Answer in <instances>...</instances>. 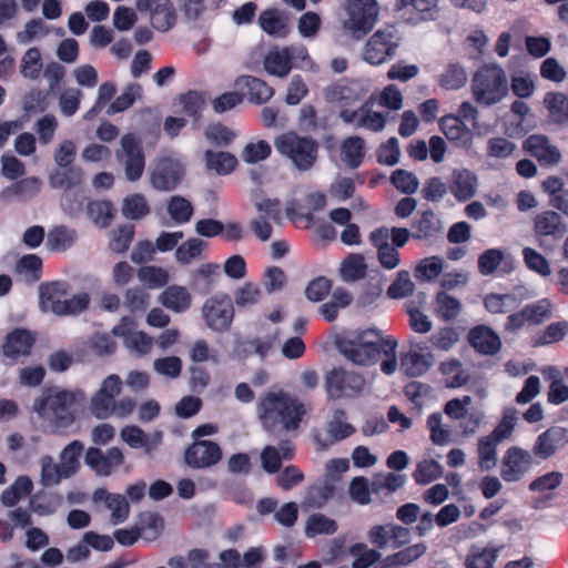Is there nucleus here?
<instances>
[{
  "mask_svg": "<svg viewBox=\"0 0 568 568\" xmlns=\"http://www.w3.org/2000/svg\"><path fill=\"white\" fill-rule=\"evenodd\" d=\"M305 412L303 403L282 389H270L257 400L258 418L268 430L277 427L284 430L296 429Z\"/></svg>",
  "mask_w": 568,
  "mask_h": 568,
  "instance_id": "nucleus-1",
  "label": "nucleus"
},
{
  "mask_svg": "<svg viewBox=\"0 0 568 568\" xmlns=\"http://www.w3.org/2000/svg\"><path fill=\"white\" fill-rule=\"evenodd\" d=\"M123 390V381L118 374H109L99 384L89 399V412L97 419L129 418L136 408L132 397L118 398Z\"/></svg>",
  "mask_w": 568,
  "mask_h": 568,
  "instance_id": "nucleus-2",
  "label": "nucleus"
},
{
  "mask_svg": "<svg viewBox=\"0 0 568 568\" xmlns=\"http://www.w3.org/2000/svg\"><path fill=\"white\" fill-rule=\"evenodd\" d=\"M85 393L81 388H45L33 402V410L54 427H67L74 422L71 408L84 404Z\"/></svg>",
  "mask_w": 568,
  "mask_h": 568,
  "instance_id": "nucleus-3",
  "label": "nucleus"
},
{
  "mask_svg": "<svg viewBox=\"0 0 568 568\" xmlns=\"http://www.w3.org/2000/svg\"><path fill=\"white\" fill-rule=\"evenodd\" d=\"M84 446L80 440L68 444L59 454L55 463L51 455L40 458V484L44 487L58 486L62 480L74 476L80 469V457Z\"/></svg>",
  "mask_w": 568,
  "mask_h": 568,
  "instance_id": "nucleus-4",
  "label": "nucleus"
},
{
  "mask_svg": "<svg viewBox=\"0 0 568 568\" xmlns=\"http://www.w3.org/2000/svg\"><path fill=\"white\" fill-rule=\"evenodd\" d=\"M274 148L296 170L306 172L315 165L320 146L317 141L311 136L300 135L295 131H287L274 139Z\"/></svg>",
  "mask_w": 568,
  "mask_h": 568,
  "instance_id": "nucleus-5",
  "label": "nucleus"
},
{
  "mask_svg": "<svg viewBox=\"0 0 568 568\" xmlns=\"http://www.w3.org/2000/svg\"><path fill=\"white\" fill-rule=\"evenodd\" d=\"M509 92L505 70L498 64H486L478 69L471 80L474 100L484 106L501 102Z\"/></svg>",
  "mask_w": 568,
  "mask_h": 568,
  "instance_id": "nucleus-6",
  "label": "nucleus"
},
{
  "mask_svg": "<svg viewBox=\"0 0 568 568\" xmlns=\"http://www.w3.org/2000/svg\"><path fill=\"white\" fill-rule=\"evenodd\" d=\"M382 341L383 336L378 329H369L339 341L337 347L347 361L368 366L377 361Z\"/></svg>",
  "mask_w": 568,
  "mask_h": 568,
  "instance_id": "nucleus-7",
  "label": "nucleus"
},
{
  "mask_svg": "<svg viewBox=\"0 0 568 568\" xmlns=\"http://www.w3.org/2000/svg\"><path fill=\"white\" fill-rule=\"evenodd\" d=\"M347 18L343 30L355 40L362 39L375 27L379 16L377 0H347L345 6Z\"/></svg>",
  "mask_w": 568,
  "mask_h": 568,
  "instance_id": "nucleus-8",
  "label": "nucleus"
},
{
  "mask_svg": "<svg viewBox=\"0 0 568 568\" xmlns=\"http://www.w3.org/2000/svg\"><path fill=\"white\" fill-rule=\"evenodd\" d=\"M184 178V164L175 156L159 154L149 166L150 185L160 192L175 190Z\"/></svg>",
  "mask_w": 568,
  "mask_h": 568,
  "instance_id": "nucleus-9",
  "label": "nucleus"
},
{
  "mask_svg": "<svg viewBox=\"0 0 568 568\" xmlns=\"http://www.w3.org/2000/svg\"><path fill=\"white\" fill-rule=\"evenodd\" d=\"M399 44L394 26H385L375 31L363 48L362 58L367 63L378 65L393 58Z\"/></svg>",
  "mask_w": 568,
  "mask_h": 568,
  "instance_id": "nucleus-10",
  "label": "nucleus"
},
{
  "mask_svg": "<svg viewBox=\"0 0 568 568\" xmlns=\"http://www.w3.org/2000/svg\"><path fill=\"white\" fill-rule=\"evenodd\" d=\"M115 158L123 168L128 181L136 182L142 178L145 169V155L141 142L132 133L121 136L120 145L115 150Z\"/></svg>",
  "mask_w": 568,
  "mask_h": 568,
  "instance_id": "nucleus-11",
  "label": "nucleus"
},
{
  "mask_svg": "<svg viewBox=\"0 0 568 568\" xmlns=\"http://www.w3.org/2000/svg\"><path fill=\"white\" fill-rule=\"evenodd\" d=\"M206 326L214 332L229 329L234 317V306L226 295L219 294L206 298L201 307Z\"/></svg>",
  "mask_w": 568,
  "mask_h": 568,
  "instance_id": "nucleus-12",
  "label": "nucleus"
},
{
  "mask_svg": "<svg viewBox=\"0 0 568 568\" xmlns=\"http://www.w3.org/2000/svg\"><path fill=\"white\" fill-rule=\"evenodd\" d=\"M532 465L534 456L530 452L510 446L501 458L500 477L506 483H518L529 474Z\"/></svg>",
  "mask_w": 568,
  "mask_h": 568,
  "instance_id": "nucleus-13",
  "label": "nucleus"
},
{
  "mask_svg": "<svg viewBox=\"0 0 568 568\" xmlns=\"http://www.w3.org/2000/svg\"><path fill=\"white\" fill-rule=\"evenodd\" d=\"M371 90L368 80L341 81L324 90V98L329 103L337 104L342 110L362 100Z\"/></svg>",
  "mask_w": 568,
  "mask_h": 568,
  "instance_id": "nucleus-14",
  "label": "nucleus"
},
{
  "mask_svg": "<svg viewBox=\"0 0 568 568\" xmlns=\"http://www.w3.org/2000/svg\"><path fill=\"white\" fill-rule=\"evenodd\" d=\"M325 386L331 398L352 397L363 392L365 379L354 372L334 368L326 375Z\"/></svg>",
  "mask_w": 568,
  "mask_h": 568,
  "instance_id": "nucleus-15",
  "label": "nucleus"
},
{
  "mask_svg": "<svg viewBox=\"0 0 568 568\" xmlns=\"http://www.w3.org/2000/svg\"><path fill=\"white\" fill-rule=\"evenodd\" d=\"M376 97L372 94L357 110L348 109L339 111V118L347 124L364 128L373 132H381L386 126V115L373 109Z\"/></svg>",
  "mask_w": 568,
  "mask_h": 568,
  "instance_id": "nucleus-16",
  "label": "nucleus"
},
{
  "mask_svg": "<svg viewBox=\"0 0 568 568\" xmlns=\"http://www.w3.org/2000/svg\"><path fill=\"white\" fill-rule=\"evenodd\" d=\"M135 8L148 14L151 26L158 31L165 32L175 24L176 13L170 0H135Z\"/></svg>",
  "mask_w": 568,
  "mask_h": 568,
  "instance_id": "nucleus-17",
  "label": "nucleus"
},
{
  "mask_svg": "<svg viewBox=\"0 0 568 568\" xmlns=\"http://www.w3.org/2000/svg\"><path fill=\"white\" fill-rule=\"evenodd\" d=\"M84 462L98 476L108 477L123 464L124 456L118 447H112L106 452L90 447L85 453Z\"/></svg>",
  "mask_w": 568,
  "mask_h": 568,
  "instance_id": "nucleus-18",
  "label": "nucleus"
},
{
  "mask_svg": "<svg viewBox=\"0 0 568 568\" xmlns=\"http://www.w3.org/2000/svg\"><path fill=\"white\" fill-rule=\"evenodd\" d=\"M568 444V429L554 426L541 433L535 440L531 454L535 458L547 460Z\"/></svg>",
  "mask_w": 568,
  "mask_h": 568,
  "instance_id": "nucleus-19",
  "label": "nucleus"
},
{
  "mask_svg": "<svg viewBox=\"0 0 568 568\" xmlns=\"http://www.w3.org/2000/svg\"><path fill=\"white\" fill-rule=\"evenodd\" d=\"M184 459L192 468H209L222 459V449L212 440L194 442L185 450Z\"/></svg>",
  "mask_w": 568,
  "mask_h": 568,
  "instance_id": "nucleus-20",
  "label": "nucleus"
},
{
  "mask_svg": "<svg viewBox=\"0 0 568 568\" xmlns=\"http://www.w3.org/2000/svg\"><path fill=\"white\" fill-rule=\"evenodd\" d=\"M524 150L538 160L541 165L555 166L561 162V152L546 135L532 134L523 144Z\"/></svg>",
  "mask_w": 568,
  "mask_h": 568,
  "instance_id": "nucleus-21",
  "label": "nucleus"
},
{
  "mask_svg": "<svg viewBox=\"0 0 568 568\" xmlns=\"http://www.w3.org/2000/svg\"><path fill=\"white\" fill-rule=\"evenodd\" d=\"M478 186L477 175L466 168H455L448 178V190L459 202L475 196Z\"/></svg>",
  "mask_w": 568,
  "mask_h": 568,
  "instance_id": "nucleus-22",
  "label": "nucleus"
},
{
  "mask_svg": "<svg viewBox=\"0 0 568 568\" xmlns=\"http://www.w3.org/2000/svg\"><path fill=\"white\" fill-rule=\"evenodd\" d=\"M69 293L65 282H52L40 286L39 304L42 311L62 316L63 302Z\"/></svg>",
  "mask_w": 568,
  "mask_h": 568,
  "instance_id": "nucleus-23",
  "label": "nucleus"
},
{
  "mask_svg": "<svg viewBox=\"0 0 568 568\" xmlns=\"http://www.w3.org/2000/svg\"><path fill=\"white\" fill-rule=\"evenodd\" d=\"M158 302L166 310L182 314L191 308L193 296L186 286L172 284L158 295Z\"/></svg>",
  "mask_w": 568,
  "mask_h": 568,
  "instance_id": "nucleus-24",
  "label": "nucleus"
},
{
  "mask_svg": "<svg viewBox=\"0 0 568 568\" xmlns=\"http://www.w3.org/2000/svg\"><path fill=\"white\" fill-rule=\"evenodd\" d=\"M423 351V347L415 345L402 355L400 368L406 375L412 377L422 376L434 365V355L430 352Z\"/></svg>",
  "mask_w": 568,
  "mask_h": 568,
  "instance_id": "nucleus-25",
  "label": "nucleus"
},
{
  "mask_svg": "<svg viewBox=\"0 0 568 568\" xmlns=\"http://www.w3.org/2000/svg\"><path fill=\"white\" fill-rule=\"evenodd\" d=\"M419 16L420 20H434L438 14V0H396L394 12L405 21L412 23L410 9Z\"/></svg>",
  "mask_w": 568,
  "mask_h": 568,
  "instance_id": "nucleus-26",
  "label": "nucleus"
},
{
  "mask_svg": "<svg viewBox=\"0 0 568 568\" xmlns=\"http://www.w3.org/2000/svg\"><path fill=\"white\" fill-rule=\"evenodd\" d=\"M355 433L354 426L345 420L344 410H335L332 419L327 423V436L322 438L321 435L315 436L318 449H326L333 443L349 437Z\"/></svg>",
  "mask_w": 568,
  "mask_h": 568,
  "instance_id": "nucleus-27",
  "label": "nucleus"
},
{
  "mask_svg": "<svg viewBox=\"0 0 568 568\" xmlns=\"http://www.w3.org/2000/svg\"><path fill=\"white\" fill-rule=\"evenodd\" d=\"M534 231L537 237L560 239L567 232V225L558 212L545 211L535 216Z\"/></svg>",
  "mask_w": 568,
  "mask_h": 568,
  "instance_id": "nucleus-28",
  "label": "nucleus"
},
{
  "mask_svg": "<svg viewBox=\"0 0 568 568\" xmlns=\"http://www.w3.org/2000/svg\"><path fill=\"white\" fill-rule=\"evenodd\" d=\"M34 344L32 334L22 328L10 332L2 345L3 355L10 359H18L20 356H28Z\"/></svg>",
  "mask_w": 568,
  "mask_h": 568,
  "instance_id": "nucleus-29",
  "label": "nucleus"
},
{
  "mask_svg": "<svg viewBox=\"0 0 568 568\" xmlns=\"http://www.w3.org/2000/svg\"><path fill=\"white\" fill-rule=\"evenodd\" d=\"M260 27L274 38H284L290 31V16L280 9L271 8L258 16Z\"/></svg>",
  "mask_w": 568,
  "mask_h": 568,
  "instance_id": "nucleus-30",
  "label": "nucleus"
},
{
  "mask_svg": "<svg viewBox=\"0 0 568 568\" xmlns=\"http://www.w3.org/2000/svg\"><path fill=\"white\" fill-rule=\"evenodd\" d=\"M235 87L240 90H246L248 101L255 104H262L271 100L274 95V89L265 81L252 77L242 75L235 80Z\"/></svg>",
  "mask_w": 568,
  "mask_h": 568,
  "instance_id": "nucleus-31",
  "label": "nucleus"
},
{
  "mask_svg": "<svg viewBox=\"0 0 568 568\" xmlns=\"http://www.w3.org/2000/svg\"><path fill=\"white\" fill-rule=\"evenodd\" d=\"M504 547L487 545L470 547L466 558V568H495L499 554Z\"/></svg>",
  "mask_w": 568,
  "mask_h": 568,
  "instance_id": "nucleus-32",
  "label": "nucleus"
},
{
  "mask_svg": "<svg viewBox=\"0 0 568 568\" xmlns=\"http://www.w3.org/2000/svg\"><path fill=\"white\" fill-rule=\"evenodd\" d=\"M263 67L270 75L283 79L290 74L293 64L286 48L275 47L265 54Z\"/></svg>",
  "mask_w": 568,
  "mask_h": 568,
  "instance_id": "nucleus-33",
  "label": "nucleus"
},
{
  "mask_svg": "<svg viewBox=\"0 0 568 568\" xmlns=\"http://www.w3.org/2000/svg\"><path fill=\"white\" fill-rule=\"evenodd\" d=\"M470 345L479 353L493 355L496 354L501 346L499 336L487 326H477L469 333Z\"/></svg>",
  "mask_w": 568,
  "mask_h": 568,
  "instance_id": "nucleus-34",
  "label": "nucleus"
},
{
  "mask_svg": "<svg viewBox=\"0 0 568 568\" xmlns=\"http://www.w3.org/2000/svg\"><path fill=\"white\" fill-rule=\"evenodd\" d=\"M439 126L444 135L456 142L463 148H468L471 144V133L465 123L454 115L443 116L439 121Z\"/></svg>",
  "mask_w": 568,
  "mask_h": 568,
  "instance_id": "nucleus-35",
  "label": "nucleus"
},
{
  "mask_svg": "<svg viewBox=\"0 0 568 568\" xmlns=\"http://www.w3.org/2000/svg\"><path fill=\"white\" fill-rule=\"evenodd\" d=\"M564 481V474L559 470L545 473L529 483L530 493L537 494L545 500L554 498L556 490Z\"/></svg>",
  "mask_w": 568,
  "mask_h": 568,
  "instance_id": "nucleus-36",
  "label": "nucleus"
},
{
  "mask_svg": "<svg viewBox=\"0 0 568 568\" xmlns=\"http://www.w3.org/2000/svg\"><path fill=\"white\" fill-rule=\"evenodd\" d=\"M219 274V264L203 263L190 272L189 282L194 291L207 293L216 282Z\"/></svg>",
  "mask_w": 568,
  "mask_h": 568,
  "instance_id": "nucleus-37",
  "label": "nucleus"
},
{
  "mask_svg": "<svg viewBox=\"0 0 568 568\" xmlns=\"http://www.w3.org/2000/svg\"><path fill=\"white\" fill-rule=\"evenodd\" d=\"M341 160L349 169H356L365 156V142L359 136L344 139L339 148Z\"/></svg>",
  "mask_w": 568,
  "mask_h": 568,
  "instance_id": "nucleus-38",
  "label": "nucleus"
},
{
  "mask_svg": "<svg viewBox=\"0 0 568 568\" xmlns=\"http://www.w3.org/2000/svg\"><path fill=\"white\" fill-rule=\"evenodd\" d=\"M368 265L363 254L351 253L339 265V276L345 282H356L366 276Z\"/></svg>",
  "mask_w": 568,
  "mask_h": 568,
  "instance_id": "nucleus-39",
  "label": "nucleus"
},
{
  "mask_svg": "<svg viewBox=\"0 0 568 568\" xmlns=\"http://www.w3.org/2000/svg\"><path fill=\"white\" fill-rule=\"evenodd\" d=\"M293 456V448L290 443L285 442L278 448L266 446L261 453V463L265 471L276 473L283 460H288Z\"/></svg>",
  "mask_w": 568,
  "mask_h": 568,
  "instance_id": "nucleus-40",
  "label": "nucleus"
},
{
  "mask_svg": "<svg viewBox=\"0 0 568 568\" xmlns=\"http://www.w3.org/2000/svg\"><path fill=\"white\" fill-rule=\"evenodd\" d=\"M548 118L556 124L568 122V95L562 92H548L544 98Z\"/></svg>",
  "mask_w": 568,
  "mask_h": 568,
  "instance_id": "nucleus-41",
  "label": "nucleus"
},
{
  "mask_svg": "<svg viewBox=\"0 0 568 568\" xmlns=\"http://www.w3.org/2000/svg\"><path fill=\"white\" fill-rule=\"evenodd\" d=\"M463 310L462 302L445 293L439 292L435 297L434 313L444 322H452L457 318Z\"/></svg>",
  "mask_w": 568,
  "mask_h": 568,
  "instance_id": "nucleus-42",
  "label": "nucleus"
},
{
  "mask_svg": "<svg viewBox=\"0 0 568 568\" xmlns=\"http://www.w3.org/2000/svg\"><path fill=\"white\" fill-rule=\"evenodd\" d=\"M500 443L489 435L481 436L477 442L478 466L481 470H490L496 467L497 447Z\"/></svg>",
  "mask_w": 568,
  "mask_h": 568,
  "instance_id": "nucleus-43",
  "label": "nucleus"
},
{
  "mask_svg": "<svg viewBox=\"0 0 568 568\" xmlns=\"http://www.w3.org/2000/svg\"><path fill=\"white\" fill-rule=\"evenodd\" d=\"M20 74L22 78L36 81L43 71V59L38 48H29L20 60Z\"/></svg>",
  "mask_w": 568,
  "mask_h": 568,
  "instance_id": "nucleus-44",
  "label": "nucleus"
},
{
  "mask_svg": "<svg viewBox=\"0 0 568 568\" xmlns=\"http://www.w3.org/2000/svg\"><path fill=\"white\" fill-rule=\"evenodd\" d=\"M204 158L206 169L219 175L230 174L237 165L236 158L229 152L206 151Z\"/></svg>",
  "mask_w": 568,
  "mask_h": 568,
  "instance_id": "nucleus-45",
  "label": "nucleus"
},
{
  "mask_svg": "<svg viewBox=\"0 0 568 568\" xmlns=\"http://www.w3.org/2000/svg\"><path fill=\"white\" fill-rule=\"evenodd\" d=\"M415 233L413 236L417 240H428L437 236L443 231L439 219L433 211L424 212L414 224Z\"/></svg>",
  "mask_w": 568,
  "mask_h": 568,
  "instance_id": "nucleus-46",
  "label": "nucleus"
},
{
  "mask_svg": "<svg viewBox=\"0 0 568 568\" xmlns=\"http://www.w3.org/2000/svg\"><path fill=\"white\" fill-rule=\"evenodd\" d=\"M468 81L465 68L457 63H449L438 77V83L446 90H459Z\"/></svg>",
  "mask_w": 568,
  "mask_h": 568,
  "instance_id": "nucleus-47",
  "label": "nucleus"
},
{
  "mask_svg": "<svg viewBox=\"0 0 568 568\" xmlns=\"http://www.w3.org/2000/svg\"><path fill=\"white\" fill-rule=\"evenodd\" d=\"M352 303V295L344 288H336L328 302L320 306L318 312L326 321H334L339 310L346 308Z\"/></svg>",
  "mask_w": 568,
  "mask_h": 568,
  "instance_id": "nucleus-48",
  "label": "nucleus"
},
{
  "mask_svg": "<svg viewBox=\"0 0 568 568\" xmlns=\"http://www.w3.org/2000/svg\"><path fill=\"white\" fill-rule=\"evenodd\" d=\"M77 241V232L67 226H54L48 234L47 247L50 251L62 252L70 248Z\"/></svg>",
  "mask_w": 568,
  "mask_h": 568,
  "instance_id": "nucleus-49",
  "label": "nucleus"
},
{
  "mask_svg": "<svg viewBox=\"0 0 568 568\" xmlns=\"http://www.w3.org/2000/svg\"><path fill=\"white\" fill-rule=\"evenodd\" d=\"M336 530L337 524L334 519L317 513L307 518L304 532L306 537L314 538L318 535H333Z\"/></svg>",
  "mask_w": 568,
  "mask_h": 568,
  "instance_id": "nucleus-50",
  "label": "nucleus"
},
{
  "mask_svg": "<svg viewBox=\"0 0 568 568\" xmlns=\"http://www.w3.org/2000/svg\"><path fill=\"white\" fill-rule=\"evenodd\" d=\"M136 276L143 285L151 290L161 288L170 282L169 272L154 265L140 267Z\"/></svg>",
  "mask_w": 568,
  "mask_h": 568,
  "instance_id": "nucleus-51",
  "label": "nucleus"
},
{
  "mask_svg": "<svg viewBox=\"0 0 568 568\" xmlns=\"http://www.w3.org/2000/svg\"><path fill=\"white\" fill-rule=\"evenodd\" d=\"M439 371L445 376V384L450 388H458L468 381V375L464 372L462 363L456 358H449L443 362Z\"/></svg>",
  "mask_w": 568,
  "mask_h": 568,
  "instance_id": "nucleus-52",
  "label": "nucleus"
},
{
  "mask_svg": "<svg viewBox=\"0 0 568 568\" xmlns=\"http://www.w3.org/2000/svg\"><path fill=\"white\" fill-rule=\"evenodd\" d=\"M305 204L300 207H295L293 204L286 207V214L288 217L294 219L297 216H306L318 210H322L325 206V195L322 192H311L305 195Z\"/></svg>",
  "mask_w": 568,
  "mask_h": 568,
  "instance_id": "nucleus-53",
  "label": "nucleus"
},
{
  "mask_svg": "<svg viewBox=\"0 0 568 568\" xmlns=\"http://www.w3.org/2000/svg\"><path fill=\"white\" fill-rule=\"evenodd\" d=\"M129 353L136 357H144L151 354L154 338L143 331H136L123 342Z\"/></svg>",
  "mask_w": 568,
  "mask_h": 568,
  "instance_id": "nucleus-54",
  "label": "nucleus"
},
{
  "mask_svg": "<svg viewBox=\"0 0 568 568\" xmlns=\"http://www.w3.org/2000/svg\"><path fill=\"white\" fill-rule=\"evenodd\" d=\"M142 97V88L138 83H130L125 90L108 106L106 113L113 115L128 110Z\"/></svg>",
  "mask_w": 568,
  "mask_h": 568,
  "instance_id": "nucleus-55",
  "label": "nucleus"
},
{
  "mask_svg": "<svg viewBox=\"0 0 568 568\" xmlns=\"http://www.w3.org/2000/svg\"><path fill=\"white\" fill-rule=\"evenodd\" d=\"M510 88L519 99H529L536 91L535 77L527 71H516L511 74Z\"/></svg>",
  "mask_w": 568,
  "mask_h": 568,
  "instance_id": "nucleus-56",
  "label": "nucleus"
},
{
  "mask_svg": "<svg viewBox=\"0 0 568 568\" xmlns=\"http://www.w3.org/2000/svg\"><path fill=\"white\" fill-rule=\"evenodd\" d=\"M121 212L125 219L140 220L149 214L150 206L144 195L132 194L123 200Z\"/></svg>",
  "mask_w": 568,
  "mask_h": 568,
  "instance_id": "nucleus-57",
  "label": "nucleus"
},
{
  "mask_svg": "<svg viewBox=\"0 0 568 568\" xmlns=\"http://www.w3.org/2000/svg\"><path fill=\"white\" fill-rule=\"evenodd\" d=\"M88 217L100 227H106L110 225L114 209L108 201H92L87 205Z\"/></svg>",
  "mask_w": 568,
  "mask_h": 568,
  "instance_id": "nucleus-58",
  "label": "nucleus"
},
{
  "mask_svg": "<svg viewBox=\"0 0 568 568\" xmlns=\"http://www.w3.org/2000/svg\"><path fill=\"white\" fill-rule=\"evenodd\" d=\"M517 145L503 136L490 138L487 141V156L494 160H507L515 154Z\"/></svg>",
  "mask_w": 568,
  "mask_h": 568,
  "instance_id": "nucleus-59",
  "label": "nucleus"
},
{
  "mask_svg": "<svg viewBox=\"0 0 568 568\" xmlns=\"http://www.w3.org/2000/svg\"><path fill=\"white\" fill-rule=\"evenodd\" d=\"M272 149L267 141L257 140L247 143L242 152L241 158L247 164H255L265 161L271 155Z\"/></svg>",
  "mask_w": 568,
  "mask_h": 568,
  "instance_id": "nucleus-60",
  "label": "nucleus"
},
{
  "mask_svg": "<svg viewBox=\"0 0 568 568\" xmlns=\"http://www.w3.org/2000/svg\"><path fill=\"white\" fill-rule=\"evenodd\" d=\"M206 243L200 239H190L182 243L175 251V258L179 263L187 265L200 258Z\"/></svg>",
  "mask_w": 568,
  "mask_h": 568,
  "instance_id": "nucleus-61",
  "label": "nucleus"
},
{
  "mask_svg": "<svg viewBox=\"0 0 568 568\" xmlns=\"http://www.w3.org/2000/svg\"><path fill=\"white\" fill-rule=\"evenodd\" d=\"M427 427L430 433V439L435 445L445 446L452 442L450 429L443 425L440 413H434L427 418Z\"/></svg>",
  "mask_w": 568,
  "mask_h": 568,
  "instance_id": "nucleus-62",
  "label": "nucleus"
},
{
  "mask_svg": "<svg viewBox=\"0 0 568 568\" xmlns=\"http://www.w3.org/2000/svg\"><path fill=\"white\" fill-rule=\"evenodd\" d=\"M443 467L434 459H425L417 464L413 474L414 479L419 485H427L443 475Z\"/></svg>",
  "mask_w": 568,
  "mask_h": 568,
  "instance_id": "nucleus-63",
  "label": "nucleus"
},
{
  "mask_svg": "<svg viewBox=\"0 0 568 568\" xmlns=\"http://www.w3.org/2000/svg\"><path fill=\"white\" fill-rule=\"evenodd\" d=\"M54 171L50 178V184L55 189H70L82 182V172L78 168H64Z\"/></svg>",
  "mask_w": 568,
  "mask_h": 568,
  "instance_id": "nucleus-64",
  "label": "nucleus"
}]
</instances>
